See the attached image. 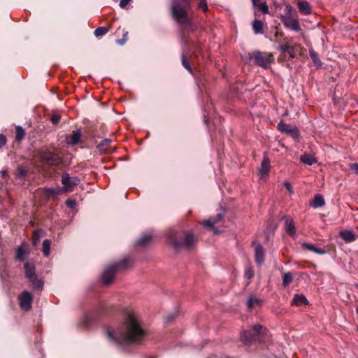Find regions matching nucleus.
I'll list each match as a JSON object with an SVG mask.
<instances>
[{"label":"nucleus","instance_id":"f257e3e1","mask_svg":"<svg viewBox=\"0 0 358 358\" xmlns=\"http://www.w3.org/2000/svg\"><path fill=\"white\" fill-rule=\"evenodd\" d=\"M105 331L109 341L117 345L138 343L146 334L141 318L132 312L126 314L122 324L117 330L107 327Z\"/></svg>","mask_w":358,"mask_h":358},{"label":"nucleus","instance_id":"f03ea898","mask_svg":"<svg viewBox=\"0 0 358 358\" xmlns=\"http://www.w3.org/2000/svg\"><path fill=\"white\" fill-rule=\"evenodd\" d=\"M272 29V31L266 34V37L271 41H275L280 43L277 48L278 50L280 52L278 59L279 62L285 61L287 57L289 59H294L302 55L303 49L299 44H292L287 38H283L282 41V33L278 31L277 27Z\"/></svg>","mask_w":358,"mask_h":358},{"label":"nucleus","instance_id":"7ed1b4c3","mask_svg":"<svg viewBox=\"0 0 358 358\" xmlns=\"http://www.w3.org/2000/svg\"><path fill=\"white\" fill-rule=\"evenodd\" d=\"M169 243L176 249H189L196 242L195 238L188 233H182L176 236L173 230H170L167 234Z\"/></svg>","mask_w":358,"mask_h":358},{"label":"nucleus","instance_id":"20e7f679","mask_svg":"<svg viewBox=\"0 0 358 358\" xmlns=\"http://www.w3.org/2000/svg\"><path fill=\"white\" fill-rule=\"evenodd\" d=\"M192 0H175L171 7V13L175 20H187Z\"/></svg>","mask_w":358,"mask_h":358},{"label":"nucleus","instance_id":"39448f33","mask_svg":"<svg viewBox=\"0 0 358 358\" xmlns=\"http://www.w3.org/2000/svg\"><path fill=\"white\" fill-rule=\"evenodd\" d=\"M267 335V330L259 324H254L251 330L245 331L241 334V340L244 343L251 341L263 342Z\"/></svg>","mask_w":358,"mask_h":358},{"label":"nucleus","instance_id":"423d86ee","mask_svg":"<svg viewBox=\"0 0 358 358\" xmlns=\"http://www.w3.org/2000/svg\"><path fill=\"white\" fill-rule=\"evenodd\" d=\"M129 259H124L119 262L107 266L102 273L101 282L105 285H108L114 279L115 273L117 268L127 266Z\"/></svg>","mask_w":358,"mask_h":358},{"label":"nucleus","instance_id":"0eeeda50","mask_svg":"<svg viewBox=\"0 0 358 358\" xmlns=\"http://www.w3.org/2000/svg\"><path fill=\"white\" fill-rule=\"evenodd\" d=\"M251 59H253L255 64L268 69L274 60L273 55L271 52L255 51L252 53Z\"/></svg>","mask_w":358,"mask_h":358},{"label":"nucleus","instance_id":"6e6552de","mask_svg":"<svg viewBox=\"0 0 358 358\" xmlns=\"http://www.w3.org/2000/svg\"><path fill=\"white\" fill-rule=\"evenodd\" d=\"M26 277L31 283V285L38 289L43 288V283L35 273V266L34 264L26 262L24 265Z\"/></svg>","mask_w":358,"mask_h":358},{"label":"nucleus","instance_id":"1a4fd4ad","mask_svg":"<svg viewBox=\"0 0 358 358\" xmlns=\"http://www.w3.org/2000/svg\"><path fill=\"white\" fill-rule=\"evenodd\" d=\"M19 304L22 310L28 311L31 308L32 294L27 290L23 291L18 296Z\"/></svg>","mask_w":358,"mask_h":358},{"label":"nucleus","instance_id":"9d476101","mask_svg":"<svg viewBox=\"0 0 358 358\" xmlns=\"http://www.w3.org/2000/svg\"><path fill=\"white\" fill-rule=\"evenodd\" d=\"M42 160L50 166H58L62 162V159L57 153L45 151L41 155Z\"/></svg>","mask_w":358,"mask_h":358},{"label":"nucleus","instance_id":"9b49d317","mask_svg":"<svg viewBox=\"0 0 358 358\" xmlns=\"http://www.w3.org/2000/svg\"><path fill=\"white\" fill-rule=\"evenodd\" d=\"M278 129L280 131L289 134L294 138H296L299 136V130L296 127L292 126L280 121L278 124Z\"/></svg>","mask_w":358,"mask_h":358},{"label":"nucleus","instance_id":"f8f14e48","mask_svg":"<svg viewBox=\"0 0 358 358\" xmlns=\"http://www.w3.org/2000/svg\"><path fill=\"white\" fill-rule=\"evenodd\" d=\"M62 182L65 190L70 192L75 186L79 184L80 180L77 177H70L68 173H64L62 178Z\"/></svg>","mask_w":358,"mask_h":358},{"label":"nucleus","instance_id":"ddd939ff","mask_svg":"<svg viewBox=\"0 0 358 358\" xmlns=\"http://www.w3.org/2000/svg\"><path fill=\"white\" fill-rule=\"evenodd\" d=\"M255 245V262L259 266H262L265 261V251L264 248L260 243H253Z\"/></svg>","mask_w":358,"mask_h":358},{"label":"nucleus","instance_id":"4468645a","mask_svg":"<svg viewBox=\"0 0 358 358\" xmlns=\"http://www.w3.org/2000/svg\"><path fill=\"white\" fill-rule=\"evenodd\" d=\"M339 236L346 243L355 241L358 235L350 230H342L339 232Z\"/></svg>","mask_w":358,"mask_h":358},{"label":"nucleus","instance_id":"2eb2a0df","mask_svg":"<svg viewBox=\"0 0 358 358\" xmlns=\"http://www.w3.org/2000/svg\"><path fill=\"white\" fill-rule=\"evenodd\" d=\"M283 218L285 219V230L287 233L291 236H294L296 234V229L293 219L288 216H285Z\"/></svg>","mask_w":358,"mask_h":358},{"label":"nucleus","instance_id":"dca6fc26","mask_svg":"<svg viewBox=\"0 0 358 358\" xmlns=\"http://www.w3.org/2000/svg\"><path fill=\"white\" fill-rule=\"evenodd\" d=\"M222 219V214H217L215 217H210L209 220L203 222V225L208 229H211L215 230V233H217V230L214 227V224L217 223L220 220Z\"/></svg>","mask_w":358,"mask_h":358},{"label":"nucleus","instance_id":"f3484780","mask_svg":"<svg viewBox=\"0 0 358 358\" xmlns=\"http://www.w3.org/2000/svg\"><path fill=\"white\" fill-rule=\"evenodd\" d=\"M222 219V214H217L215 217H210L209 220L203 222V225L208 229H211L215 230V233H217V230L214 227V224L217 223L220 220Z\"/></svg>","mask_w":358,"mask_h":358},{"label":"nucleus","instance_id":"a211bd4d","mask_svg":"<svg viewBox=\"0 0 358 358\" xmlns=\"http://www.w3.org/2000/svg\"><path fill=\"white\" fill-rule=\"evenodd\" d=\"M270 168L269 160L266 157H264L262 162L261 169L259 170V176L261 178H263L264 176L268 175Z\"/></svg>","mask_w":358,"mask_h":358},{"label":"nucleus","instance_id":"6ab92c4d","mask_svg":"<svg viewBox=\"0 0 358 358\" xmlns=\"http://www.w3.org/2000/svg\"><path fill=\"white\" fill-rule=\"evenodd\" d=\"M302 248L318 255H324L326 253L325 250L322 248L317 247L315 245L311 243H304L302 244Z\"/></svg>","mask_w":358,"mask_h":358},{"label":"nucleus","instance_id":"aec40b11","mask_svg":"<svg viewBox=\"0 0 358 358\" xmlns=\"http://www.w3.org/2000/svg\"><path fill=\"white\" fill-rule=\"evenodd\" d=\"M80 131H73L71 136L66 137L67 143L72 145H76L80 138Z\"/></svg>","mask_w":358,"mask_h":358},{"label":"nucleus","instance_id":"412c9836","mask_svg":"<svg viewBox=\"0 0 358 358\" xmlns=\"http://www.w3.org/2000/svg\"><path fill=\"white\" fill-rule=\"evenodd\" d=\"M308 301L305 296L302 294L294 295L292 300V305L299 306L303 304H308Z\"/></svg>","mask_w":358,"mask_h":358},{"label":"nucleus","instance_id":"4be33fe9","mask_svg":"<svg viewBox=\"0 0 358 358\" xmlns=\"http://www.w3.org/2000/svg\"><path fill=\"white\" fill-rule=\"evenodd\" d=\"M325 204L324 199L323 196L320 194H317L315 196L314 199L313 200L311 205L313 207L317 208L323 206Z\"/></svg>","mask_w":358,"mask_h":358},{"label":"nucleus","instance_id":"5701e85b","mask_svg":"<svg viewBox=\"0 0 358 358\" xmlns=\"http://www.w3.org/2000/svg\"><path fill=\"white\" fill-rule=\"evenodd\" d=\"M301 161L306 164L313 165L316 163V159L312 155L304 154L301 156Z\"/></svg>","mask_w":358,"mask_h":358},{"label":"nucleus","instance_id":"b1692460","mask_svg":"<svg viewBox=\"0 0 358 358\" xmlns=\"http://www.w3.org/2000/svg\"><path fill=\"white\" fill-rule=\"evenodd\" d=\"M299 10L306 15L310 13V6L307 1H301L298 3Z\"/></svg>","mask_w":358,"mask_h":358},{"label":"nucleus","instance_id":"393cba45","mask_svg":"<svg viewBox=\"0 0 358 358\" xmlns=\"http://www.w3.org/2000/svg\"><path fill=\"white\" fill-rule=\"evenodd\" d=\"M253 5L258 8V9L262 13H266L268 12V6L265 2H261L259 0H252Z\"/></svg>","mask_w":358,"mask_h":358},{"label":"nucleus","instance_id":"a878e982","mask_svg":"<svg viewBox=\"0 0 358 358\" xmlns=\"http://www.w3.org/2000/svg\"><path fill=\"white\" fill-rule=\"evenodd\" d=\"M309 55H310V57H311L313 63L317 66L320 67L322 66V62L318 57L317 53L313 49H310Z\"/></svg>","mask_w":358,"mask_h":358},{"label":"nucleus","instance_id":"bb28decb","mask_svg":"<svg viewBox=\"0 0 358 358\" xmlns=\"http://www.w3.org/2000/svg\"><path fill=\"white\" fill-rule=\"evenodd\" d=\"M28 173V169L22 166H19L16 171V176L19 178H24Z\"/></svg>","mask_w":358,"mask_h":358},{"label":"nucleus","instance_id":"cd10ccee","mask_svg":"<svg viewBox=\"0 0 358 358\" xmlns=\"http://www.w3.org/2000/svg\"><path fill=\"white\" fill-rule=\"evenodd\" d=\"M152 236L150 234H146L142 236L138 241L137 245H144L151 240Z\"/></svg>","mask_w":358,"mask_h":358},{"label":"nucleus","instance_id":"c85d7f7f","mask_svg":"<svg viewBox=\"0 0 358 358\" xmlns=\"http://www.w3.org/2000/svg\"><path fill=\"white\" fill-rule=\"evenodd\" d=\"M24 130L22 127H16L15 139L17 141H21L24 138Z\"/></svg>","mask_w":358,"mask_h":358},{"label":"nucleus","instance_id":"c756f323","mask_svg":"<svg viewBox=\"0 0 358 358\" xmlns=\"http://www.w3.org/2000/svg\"><path fill=\"white\" fill-rule=\"evenodd\" d=\"M43 252L45 257H48L50 253V241L48 239L43 242Z\"/></svg>","mask_w":358,"mask_h":358},{"label":"nucleus","instance_id":"7c9ffc66","mask_svg":"<svg viewBox=\"0 0 358 358\" xmlns=\"http://www.w3.org/2000/svg\"><path fill=\"white\" fill-rule=\"evenodd\" d=\"M292 281V275L291 273H286L283 275L282 285L285 287H287Z\"/></svg>","mask_w":358,"mask_h":358},{"label":"nucleus","instance_id":"2f4dec72","mask_svg":"<svg viewBox=\"0 0 358 358\" xmlns=\"http://www.w3.org/2000/svg\"><path fill=\"white\" fill-rule=\"evenodd\" d=\"M108 31V29L106 27H99L94 31L96 37H100L106 34Z\"/></svg>","mask_w":358,"mask_h":358},{"label":"nucleus","instance_id":"473e14b6","mask_svg":"<svg viewBox=\"0 0 358 358\" xmlns=\"http://www.w3.org/2000/svg\"><path fill=\"white\" fill-rule=\"evenodd\" d=\"M181 61H182V64L184 66V68L185 69H187L189 73H192V69L191 65L184 55H182L181 57Z\"/></svg>","mask_w":358,"mask_h":358},{"label":"nucleus","instance_id":"72a5a7b5","mask_svg":"<svg viewBox=\"0 0 358 358\" xmlns=\"http://www.w3.org/2000/svg\"><path fill=\"white\" fill-rule=\"evenodd\" d=\"M25 253L26 251L22 247H18L16 250V259L18 260H23Z\"/></svg>","mask_w":358,"mask_h":358},{"label":"nucleus","instance_id":"f704fd0d","mask_svg":"<svg viewBox=\"0 0 358 358\" xmlns=\"http://www.w3.org/2000/svg\"><path fill=\"white\" fill-rule=\"evenodd\" d=\"M41 232L42 231L41 230H38L34 232V237H33V245H34L36 246L39 243Z\"/></svg>","mask_w":358,"mask_h":358},{"label":"nucleus","instance_id":"c9c22d12","mask_svg":"<svg viewBox=\"0 0 358 358\" xmlns=\"http://www.w3.org/2000/svg\"><path fill=\"white\" fill-rule=\"evenodd\" d=\"M254 32L257 34H262L264 32V24H252Z\"/></svg>","mask_w":358,"mask_h":358},{"label":"nucleus","instance_id":"e433bc0d","mask_svg":"<svg viewBox=\"0 0 358 358\" xmlns=\"http://www.w3.org/2000/svg\"><path fill=\"white\" fill-rule=\"evenodd\" d=\"M198 7L201 9L203 12L207 11L208 4L206 0H199Z\"/></svg>","mask_w":358,"mask_h":358},{"label":"nucleus","instance_id":"4c0bfd02","mask_svg":"<svg viewBox=\"0 0 358 358\" xmlns=\"http://www.w3.org/2000/svg\"><path fill=\"white\" fill-rule=\"evenodd\" d=\"M110 143H111V140L106 138V139L101 141V142L99 143V146L100 148H106L104 149V150L106 151L107 147L109 146Z\"/></svg>","mask_w":358,"mask_h":358},{"label":"nucleus","instance_id":"58836bf2","mask_svg":"<svg viewBox=\"0 0 358 358\" xmlns=\"http://www.w3.org/2000/svg\"><path fill=\"white\" fill-rule=\"evenodd\" d=\"M61 120V117L60 115L58 114V113H53L52 114V118H51V122L53 124H57Z\"/></svg>","mask_w":358,"mask_h":358},{"label":"nucleus","instance_id":"ea45409f","mask_svg":"<svg viewBox=\"0 0 358 358\" xmlns=\"http://www.w3.org/2000/svg\"><path fill=\"white\" fill-rule=\"evenodd\" d=\"M245 276L248 279H251L254 276V271L252 268L248 267L245 271Z\"/></svg>","mask_w":358,"mask_h":358},{"label":"nucleus","instance_id":"a19ab883","mask_svg":"<svg viewBox=\"0 0 358 358\" xmlns=\"http://www.w3.org/2000/svg\"><path fill=\"white\" fill-rule=\"evenodd\" d=\"M45 190L48 194H52V195L58 194L60 192V190L59 189H54V188H45Z\"/></svg>","mask_w":358,"mask_h":358},{"label":"nucleus","instance_id":"79ce46f5","mask_svg":"<svg viewBox=\"0 0 358 358\" xmlns=\"http://www.w3.org/2000/svg\"><path fill=\"white\" fill-rule=\"evenodd\" d=\"M287 29L298 31L300 29L299 24H285Z\"/></svg>","mask_w":358,"mask_h":358},{"label":"nucleus","instance_id":"37998d69","mask_svg":"<svg viewBox=\"0 0 358 358\" xmlns=\"http://www.w3.org/2000/svg\"><path fill=\"white\" fill-rule=\"evenodd\" d=\"M127 34H128V32H127V31H126V32L123 34V37H122V38H121V39H117V40L116 41V43H117V44H119V45H124V44L125 43V42L127 41Z\"/></svg>","mask_w":358,"mask_h":358},{"label":"nucleus","instance_id":"c03bdc74","mask_svg":"<svg viewBox=\"0 0 358 358\" xmlns=\"http://www.w3.org/2000/svg\"><path fill=\"white\" fill-rule=\"evenodd\" d=\"M256 303H258V300L256 298L250 297L248 301V307L252 308Z\"/></svg>","mask_w":358,"mask_h":358},{"label":"nucleus","instance_id":"a18cd8bd","mask_svg":"<svg viewBox=\"0 0 358 358\" xmlns=\"http://www.w3.org/2000/svg\"><path fill=\"white\" fill-rule=\"evenodd\" d=\"M66 205L70 208H74L76 206V201L74 200L68 199L66 201Z\"/></svg>","mask_w":358,"mask_h":358},{"label":"nucleus","instance_id":"49530a36","mask_svg":"<svg viewBox=\"0 0 358 358\" xmlns=\"http://www.w3.org/2000/svg\"><path fill=\"white\" fill-rule=\"evenodd\" d=\"M6 143V138L3 134H0V148Z\"/></svg>","mask_w":358,"mask_h":358},{"label":"nucleus","instance_id":"de8ad7c7","mask_svg":"<svg viewBox=\"0 0 358 358\" xmlns=\"http://www.w3.org/2000/svg\"><path fill=\"white\" fill-rule=\"evenodd\" d=\"M131 0H120V6L124 8L131 2Z\"/></svg>","mask_w":358,"mask_h":358},{"label":"nucleus","instance_id":"09e8293b","mask_svg":"<svg viewBox=\"0 0 358 358\" xmlns=\"http://www.w3.org/2000/svg\"><path fill=\"white\" fill-rule=\"evenodd\" d=\"M350 168L356 174H358V163L351 164Z\"/></svg>","mask_w":358,"mask_h":358},{"label":"nucleus","instance_id":"8fccbe9b","mask_svg":"<svg viewBox=\"0 0 358 358\" xmlns=\"http://www.w3.org/2000/svg\"><path fill=\"white\" fill-rule=\"evenodd\" d=\"M285 187L287 188V189L290 192V193H292L293 191H292V186L290 185V183L287 182H285Z\"/></svg>","mask_w":358,"mask_h":358},{"label":"nucleus","instance_id":"3c124183","mask_svg":"<svg viewBox=\"0 0 358 358\" xmlns=\"http://www.w3.org/2000/svg\"><path fill=\"white\" fill-rule=\"evenodd\" d=\"M1 175H2V176H3V178H5V177L7 176V171H6V170H3V171H1Z\"/></svg>","mask_w":358,"mask_h":358},{"label":"nucleus","instance_id":"603ef678","mask_svg":"<svg viewBox=\"0 0 358 358\" xmlns=\"http://www.w3.org/2000/svg\"><path fill=\"white\" fill-rule=\"evenodd\" d=\"M252 22L257 23V22H261V21H259L258 20H255Z\"/></svg>","mask_w":358,"mask_h":358},{"label":"nucleus","instance_id":"864d4df0","mask_svg":"<svg viewBox=\"0 0 358 358\" xmlns=\"http://www.w3.org/2000/svg\"><path fill=\"white\" fill-rule=\"evenodd\" d=\"M291 22L296 23V22H297V21L296 20H292Z\"/></svg>","mask_w":358,"mask_h":358},{"label":"nucleus","instance_id":"5fc2aeb1","mask_svg":"<svg viewBox=\"0 0 358 358\" xmlns=\"http://www.w3.org/2000/svg\"><path fill=\"white\" fill-rule=\"evenodd\" d=\"M357 331H358V327H357Z\"/></svg>","mask_w":358,"mask_h":358},{"label":"nucleus","instance_id":"6e6d98bb","mask_svg":"<svg viewBox=\"0 0 358 358\" xmlns=\"http://www.w3.org/2000/svg\"><path fill=\"white\" fill-rule=\"evenodd\" d=\"M357 287H358V285H357Z\"/></svg>","mask_w":358,"mask_h":358}]
</instances>
